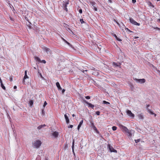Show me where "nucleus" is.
<instances>
[{"instance_id":"f257e3e1","label":"nucleus","mask_w":160,"mask_h":160,"mask_svg":"<svg viewBox=\"0 0 160 160\" xmlns=\"http://www.w3.org/2000/svg\"><path fill=\"white\" fill-rule=\"evenodd\" d=\"M120 128L123 132L127 133L128 136L132 137L134 133V131L132 130H129L127 128L122 125H120Z\"/></svg>"},{"instance_id":"f03ea898","label":"nucleus","mask_w":160,"mask_h":160,"mask_svg":"<svg viewBox=\"0 0 160 160\" xmlns=\"http://www.w3.org/2000/svg\"><path fill=\"white\" fill-rule=\"evenodd\" d=\"M41 142L38 140H36L32 143V146L34 148H38L41 144Z\"/></svg>"},{"instance_id":"7ed1b4c3","label":"nucleus","mask_w":160,"mask_h":160,"mask_svg":"<svg viewBox=\"0 0 160 160\" xmlns=\"http://www.w3.org/2000/svg\"><path fill=\"white\" fill-rule=\"evenodd\" d=\"M129 21L130 22L132 23V24H133L134 25H137L138 26H139L140 25V24L136 22L133 18H129Z\"/></svg>"},{"instance_id":"20e7f679","label":"nucleus","mask_w":160,"mask_h":160,"mask_svg":"<svg viewBox=\"0 0 160 160\" xmlns=\"http://www.w3.org/2000/svg\"><path fill=\"white\" fill-rule=\"evenodd\" d=\"M134 79L137 82H139L140 83H143L146 81L145 79L144 78L138 79L135 78Z\"/></svg>"},{"instance_id":"39448f33","label":"nucleus","mask_w":160,"mask_h":160,"mask_svg":"<svg viewBox=\"0 0 160 160\" xmlns=\"http://www.w3.org/2000/svg\"><path fill=\"white\" fill-rule=\"evenodd\" d=\"M69 4V1H67L65 2H64L62 4V7L67 12L68 11V9L67 8V6Z\"/></svg>"},{"instance_id":"423d86ee","label":"nucleus","mask_w":160,"mask_h":160,"mask_svg":"<svg viewBox=\"0 0 160 160\" xmlns=\"http://www.w3.org/2000/svg\"><path fill=\"white\" fill-rule=\"evenodd\" d=\"M126 112L127 114L129 116L133 118L134 116V115L132 113L131 111L128 110L126 111Z\"/></svg>"},{"instance_id":"0eeeda50","label":"nucleus","mask_w":160,"mask_h":160,"mask_svg":"<svg viewBox=\"0 0 160 160\" xmlns=\"http://www.w3.org/2000/svg\"><path fill=\"white\" fill-rule=\"evenodd\" d=\"M108 147L109 150L111 152H117V150L110 145H108Z\"/></svg>"},{"instance_id":"6e6552de","label":"nucleus","mask_w":160,"mask_h":160,"mask_svg":"<svg viewBox=\"0 0 160 160\" xmlns=\"http://www.w3.org/2000/svg\"><path fill=\"white\" fill-rule=\"evenodd\" d=\"M83 100L84 102H85L86 104L88 105V107L91 108H92L93 109V108L94 107V105H92L90 103L88 102L85 99H83Z\"/></svg>"},{"instance_id":"1a4fd4ad","label":"nucleus","mask_w":160,"mask_h":160,"mask_svg":"<svg viewBox=\"0 0 160 160\" xmlns=\"http://www.w3.org/2000/svg\"><path fill=\"white\" fill-rule=\"evenodd\" d=\"M43 49L47 53V54H51V51L49 48L45 47L43 48Z\"/></svg>"},{"instance_id":"9d476101","label":"nucleus","mask_w":160,"mask_h":160,"mask_svg":"<svg viewBox=\"0 0 160 160\" xmlns=\"http://www.w3.org/2000/svg\"><path fill=\"white\" fill-rule=\"evenodd\" d=\"M28 78V76L27 75V71L26 70L25 71V75H24V77L23 79V81H22V83L24 84H25V79H26V78Z\"/></svg>"},{"instance_id":"9b49d317","label":"nucleus","mask_w":160,"mask_h":160,"mask_svg":"<svg viewBox=\"0 0 160 160\" xmlns=\"http://www.w3.org/2000/svg\"><path fill=\"white\" fill-rule=\"evenodd\" d=\"M58 132L55 131L52 133V135L55 138H57L58 135Z\"/></svg>"},{"instance_id":"f8f14e48","label":"nucleus","mask_w":160,"mask_h":160,"mask_svg":"<svg viewBox=\"0 0 160 160\" xmlns=\"http://www.w3.org/2000/svg\"><path fill=\"white\" fill-rule=\"evenodd\" d=\"M64 117L66 119V122L67 124H68L69 122V120L67 115L65 114L64 115Z\"/></svg>"},{"instance_id":"ddd939ff","label":"nucleus","mask_w":160,"mask_h":160,"mask_svg":"<svg viewBox=\"0 0 160 160\" xmlns=\"http://www.w3.org/2000/svg\"><path fill=\"white\" fill-rule=\"evenodd\" d=\"M83 122V120H82L80 122L79 125H78V129L79 130L80 128V127L81 126V125L82 124Z\"/></svg>"},{"instance_id":"4468645a","label":"nucleus","mask_w":160,"mask_h":160,"mask_svg":"<svg viewBox=\"0 0 160 160\" xmlns=\"http://www.w3.org/2000/svg\"><path fill=\"white\" fill-rule=\"evenodd\" d=\"M88 68H89V69L91 70H94L95 71H98V70L97 68H96L92 66L89 67H88Z\"/></svg>"},{"instance_id":"2eb2a0df","label":"nucleus","mask_w":160,"mask_h":160,"mask_svg":"<svg viewBox=\"0 0 160 160\" xmlns=\"http://www.w3.org/2000/svg\"><path fill=\"white\" fill-rule=\"evenodd\" d=\"M56 85L57 87L58 88V90H62V88L61 87V86H60V84L59 83V82H56Z\"/></svg>"},{"instance_id":"dca6fc26","label":"nucleus","mask_w":160,"mask_h":160,"mask_svg":"<svg viewBox=\"0 0 160 160\" xmlns=\"http://www.w3.org/2000/svg\"><path fill=\"white\" fill-rule=\"evenodd\" d=\"M138 116L139 119L142 120L143 119V116L142 113L138 114Z\"/></svg>"},{"instance_id":"f3484780","label":"nucleus","mask_w":160,"mask_h":160,"mask_svg":"<svg viewBox=\"0 0 160 160\" xmlns=\"http://www.w3.org/2000/svg\"><path fill=\"white\" fill-rule=\"evenodd\" d=\"M112 35L114 37H115V38H116V39L118 41H122V40L119 38H118L117 36L115 34H114V33H112Z\"/></svg>"},{"instance_id":"a211bd4d","label":"nucleus","mask_w":160,"mask_h":160,"mask_svg":"<svg viewBox=\"0 0 160 160\" xmlns=\"http://www.w3.org/2000/svg\"><path fill=\"white\" fill-rule=\"evenodd\" d=\"M113 65L115 67H119L120 66V63H118L115 62H113Z\"/></svg>"},{"instance_id":"6ab92c4d","label":"nucleus","mask_w":160,"mask_h":160,"mask_svg":"<svg viewBox=\"0 0 160 160\" xmlns=\"http://www.w3.org/2000/svg\"><path fill=\"white\" fill-rule=\"evenodd\" d=\"M74 140H73V142H72V152L73 153V154L74 155H75V154L74 153Z\"/></svg>"},{"instance_id":"aec40b11","label":"nucleus","mask_w":160,"mask_h":160,"mask_svg":"<svg viewBox=\"0 0 160 160\" xmlns=\"http://www.w3.org/2000/svg\"><path fill=\"white\" fill-rule=\"evenodd\" d=\"M91 126L92 128L94 130H97V128L94 124L93 122L91 123Z\"/></svg>"},{"instance_id":"412c9836","label":"nucleus","mask_w":160,"mask_h":160,"mask_svg":"<svg viewBox=\"0 0 160 160\" xmlns=\"http://www.w3.org/2000/svg\"><path fill=\"white\" fill-rule=\"evenodd\" d=\"M46 126V125L45 124L40 125L38 127V130H40L42 129V128H43L45 126Z\"/></svg>"},{"instance_id":"4be33fe9","label":"nucleus","mask_w":160,"mask_h":160,"mask_svg":"<svg viewBox=\"0 0 160 160\" xmlns=\"http://www.w3.org/2000/svg\"><path fill=\"white\" fill-rule=\"evenodd\" d=\"M67 30L71 34H73V33L71 30L69 28H67Z\"/></svg>"},{"instance_id":"5701e85b","label":"nucleus","mask_w":160,"mask_h":160,"mask_svg":"<svg viewBox=\"0 0 160 160\" xmlns=\"http://www.w3.org/2000/svg\"><path fill=\"white\" fill-rule=\"evenodd\" d=\"M148 112H149L152 115H154V116H155L156 115V114H154L152 111H151L149 109H148Z\"/></svg>"},{"instance_id":"b1692460","label":"nucleus","mask_w":160,"mask_h":160,"mask_svg":"<svg viewBox=\"0 0 160 160\" xmlns=\"http://www.w3.org/2000/svg\"><path fill=\"white\" fill-rule=\"evenodd\" d=\"M92 74L95 76H97L98 75V71H95L93 72Z\"/></svg>"},{"instance_id":"393cba45","label":"nucleus","mask_w":160,"mask_h":160,"mask_svg":"<svg viewBox=\"0 0 160 160\" xmlns=\"http://www.w3.org/2000/svg\"><path fill=\"white\" fill-rule=\"evenodd\" d=\"M103 103L105 104H106L107 105H109L110 104V103L108 102H107L105 101H103Z\"/></svg>"},{"instance_id":"a878e982","label":"nucleus","mask_w":160,"mask_h":160,"mask_svg":"<svg viewBox=\"0 0 160 160\" xmlns=\"http://www.w3.org/2000/svg\"><path fill=\"white\" fill-rule=\"evenodd\" d=\"M33 101L32 100H31L29 101V103L30 104V106H32L33 104Z\"/></svg>"},{"instance_id":"bb28decb","label":"nucleus","mask_w":160,"mask_h":160,"mask_svg":"<svg viewBox=\"0 0 160 160\" xmlns=\"http://www.w3.org/2000/svg\"><path fill=\"white\" fill-rule=\"evenodd\" d=\"M35 59L36 60V61H37L39 62L41 61L40 59L38 57H35Z\"/></svg>"},{"instance_id":"cd10ccee","label":"nucleus","mask_w":160,"mask_h":160,"mask_svg":"<svg viewBox=\"0 0 160 160\" xmlns=\"http://www.w3.org/2000/svg\"><path fill=\"white\" fill-rule=\"evenodd\" d=\"M92 6L93 7V8L95 7L96 3L94 2H90Z\"/></svg>"},{"instance_id":"c85d7f7f","label":"nucleus","mask_w":160,"mask_h":160,"mask_svg":"<svg viewBox=\"0 0 160 160\" xmlns=\"http://www.w3.org/2000/svg\"><path fill=\"white\" fill-rule=\"evenodd\" d=\"M33 30L37 31L38 30V28L36 26H34L33 28Z\"/></svg>"},{"instance_id":"c756f323","label":"nucleus","mask_w":160,"mask_h":160,"mask_svg":"<svg viewBox=\"0 0 160 160\" xmlns=\"http://www.w3.org/2000/svg\"><path fill=\"white\" fill-rule=\"evenodd\" d=\"M1 87L4 90H5V89H6L5 87L3 85V83L1 84Z\"/></svg>"},{"instance_id":"7c9ffc66","label":"nucleus","mask_w":160,"mask_h":160,"mask_svg":"<svg viewBox=\"0 0 160 160\" xmlns=\"http://www.w3.org/2000/svg\"><path fill=\"white\" fill-rule=\"evenodd\" d=\"M117 127L116 126H113L112 127V129L113 131H115L117 130Z\"/></svg>"},{"instance_id":"2f4dec72","label":"nucleus","mask_w":160,"mask_h":160,"mask_svg":"<svg viewBox=\"0 0 160 160\" xmlns=\"http://www.w3.org/2000/svg\"><path fill=\"white\" fill-rule=\"evenodd\" d=\"M47 104V103L46 101H45L43 105V107L44 108L45 106Z\"/></svg>"},{"instance_id":"473e14b6","label":"nucleus","mask_w":160,"mask_h":160,"mask_svg":"<svg viewBox=\"0 0 160 160\" xmlns=\"http://www.w3.org/2000/svg\"><path fill=\"white\" fill-rule=\"evenodd\" d=\"M38 73L39 74V75L41 77V78H42L43 79H44V78L42 77L41 73H40L39 72H38Z\"/></svg>"},{"instance_id":"72a5a7b5","label":"nucleus","mask_w":160,"mask_h":160,"mask_svg":"<svg viewBox=\"0 0 160 160\" xmlns=\"http://www.w3.org/2000/svg\"><path fill=\"white\" fill-rule=\"evenodd\" d=\"M80 22L82 24L83 23H85L84 21H83V19H80Z\"/></svg>"},{"instance_id":"f704fd0d","label":"nucleus","mask_w":160,"mask_h":160,"mask_svg":"<svg viewBox=\"0 0 160 160\" xmlns=\"http://www.w3.org/2000/svg\"><path fill=\"white\" fill-rule=\"evenodd\" d=\"M81 71L82 72L85 74H86V73L85 72H87L88 70H81Z\"/></svg>"},{"instance_id":"c9c22d12","label":"nucleus","mask_w":160,"mask_h":160,"mask_svg":"<svg viewBox=\"0 0 160 160\" xmlns=\"http://www.w3.org/2000/svg\"><path fill=\"white\" fill-rule=\"evenodd\" d=\"M65 42L67 44H68L69 46L71 47L72 45L67 41H66V42Z\"/></svg>"},{"instance_id":"e433bc0d","label":"nucleus","mask_w":160,"mask_h":160,"mask_svg":"<svg viewBox=\"0 0 160 160\" xmlns=\"http://www.w3.org/2000/svg\"><path fill=\"white\" fill-rule=\"evenodd\" d=\"M140 141V139H137V140H135V142L136 143H138Z\"/></svg>"},{"instance_id":"4c0bfd02","label":"nucleus","mask_w":160,"mask_h":160,"mask_svg":"<svg viewBox=\"0 0 160 160\" xmlns=\"http://www.w3.org/2000/svg\"><path fill=\"white\" fill-rule=\"evenodd\" d=\"M42 114L43 115H44L45 114V112L44 111L43 109H42Z\"/></svg>"},{"instance_id":"58836bf2","label":"nucleus","mask_w":160,"mask_h":160,"mask_svg":"<svg viewBox=\"0 0 160 160\" xmlns=\"http://www.w3.org/2000/svg\"><path fill=\"white\" fill-rule=\"evenodd\" d=\"M96 114L97 115H99L100 114V112L99 111H97L96 112Z\"/></svg>"},{"instance_id":"ea45409f","label":"nucleus","mask_w":160,"mask_h":160,"mask_svg":"<svg viewBox=\"0 0 160 160\" xmlns=\"http://www.w3.org/2000/svg\"><path fill=\"white\" fill-rule=\"evenodd\" d=\"M85 98L87 99H89L90 98V97L89 96H86Z\"/></svg>"},{"instance_id":"a19ab883","label":"nucleus","mask_w":160,"mask_h":160,"mask_svg":"<svg viewBox=\"0 0 160 160\" xmlns=\"http://www.w3.org/2000/svg\"><path fill=\"white\" fill-rule=\"evenodd\" d=\"M130 87L131 88V89L132 90V91L133 90V88H134V87H133V85H130Z\"/></svg>"},{"instance_id":"79ce46f5","label":"nucleus","mask_w":160,"mask_h":160,"mask_svg":"<svg viewBox=\"0 0 160 160\" xmlns=\"http://www.w3.org/2000/svg\"><path fill=\"white\" fill-rule=\"evenodd\" d=\"M79 12L80 13H82V10L81 9H80L79 10Z\"/></svg>"},{"instance_id":"37998d69","label":"nucleus","mask_w":160,"mask_h":160,"mask_svg":"<svg viewBox=\"0 0 160 160\" xmlns=\"http://www.w3.org/2000/svg\"><path fill=\"white\" fill-rule=\"evenodd\" d=\"M93 8L94 9V10H95V11H97V9L96 7H95Z\"/></svg>"},{"instance_id":"c03bdc74","label":"nucleus","mask_w":160,"mask_h":160,"mask_svg":"<svg viewBox=\"0 0 160 160\" xmlns=\"http://www.w3.org/2000/svg\"><path fill=\"white\" fill-rule=\"evenodd\" d=\"M73 127V126L72 125H70L68 126V128H72Z\"/></svg>"},{"instance_id":"a18cd8bd","label":"nucleus","mask_w":160,"mask_h":160,"mask_svg":"<svg viewBox=\"0 0 160 160\" xmlns=\"http://www.w3.org/2000/svg\"><path fill=\"white\" fill-rule=\"evenodd\" d=\"M132 2L133 3H135L136 2V0H132Z\"/></svg>"},{"instance_id":"49530a36","label":"nucleus","mask_w":160,"mask_h":160,"mask_svg":"<svg viewBox=\"0 0 160 160\" xmlns=\"http://www.w3.org/2000/svg\"><path fill=\"white\" fill-rule=\"evenodd\" d=\"M42 62L44 63H46V61L45 60H42Z\"/></svg>"},{"instance_id":"de8ad7c7","label":"nucleus","mask_w":160,"mask_h":160,"mask_svg":"<svg viewBox=\"0 0 160 160\" xmlns=\"http://www.w3.org/2000/svg\"><path fill=\"white\" fill-rule=\"evenodd\" d=\"M65 91V89H63L62 91V93H63Z\"/></svg>"},{"instance_id":"09e8293b","label":"nucleus","mask_w":160,"mask_h":160,"mask_svg":"<svg viewBox=\"0 0 160 160\" xmlns=\"http://www.w3.org/2000/svg\"><path fill=\"white\" fill-rule=\"evenodd\" d=\"M95 131L96 132V133H99V132L98 130L97 129V130H95Z\"/></svg>"},{"instance_id":"8fccbe9b","label":"nucleus","mask_w":160,"mask_h":160,"mask_svg":"<svg viewBox=\"0 0 160 160\" xmlns=\"http://www.w3.org/2000/svg\"><path fill=\"white\" fill-rule=\"evenodd\" d=\"M12 77H11L10 78V80L11 81H12Z\"/></svg>"},{"instance_id":"3c124183","label":"nucleus","mask_w":160,"mask_h":160,"mask_svg":"<svg viewBox=\"0 0 160 160\" xmlns=\"http://www.w3.org/2000/svg\"><path fill=\"white\" fill-rule=\"evenodd\" d=\"M28 28H29V29H32V27H31V26H28Z\"/></svg>"},{"instance_id":"603ef678","label":"nucleus","mask_w":160,"mask_h":160,"mask_svg":"<svg viewBox=\"0 0 160 160\" xmlns=\"http://www.w3.org/2000/svg\"><path fill=\"white\" fill-rule=\"evenodd\" d=\"M62 39L65 42H66V41L65 39H64L63 38H62Z\"/></svg>"},{"instance_id":"864d4df0","label":"nucleus","mask_w":160,"mask_h":160,"mask_svg":"<svg viewBox=\"0 0 160 160\" xmlns=\"http://www.w3.org/2000/svg\"><path fill=\"white\" fill-rule=\"evenodd\" d=\"M62 39L65 42H66V41L65 39H64L63 38H62Z\"/></svg>"},{"instance_id":"5fc2aeb1","label":"nucleus","mask_w":160,"mask_h":160,"mask_svg":"<svg viewBox=\"0 0 160 160\" xmlns=\"http://www.w3.org/2000/svg\"><path fill=\"white\" fill-rule=\"evenodd\" d=\"M62 39L65 42H66V41L65 39H64L63 38H62Z\"/></svg>"},{"instance_id":"6e6d98bb","label":"nucleus","mask_w":160,"mask_h":160,"mask_svg":"<svg viewBox=\"0 0 160 160\" xmlns=\"http://www.w3.org/2000/svg\"><path fill=\"white\" fill-rule=\"evenodd\" d=\"M62 39L65 42H66V41L65 39H64L63 38H62Z\"/></svg>"},{"instance_id":"4d7b16f0","label":"nucleus","mask_w":160,"mask_h":160,"mask_svg":"<svg viewBox=\"0 0 160 160\" xmlns=\"http://www.w3.org/2000/svg\"><path fill=\"white\" fill-rule=\"evenodd\" d=\"M62 39L65 42H66V41L65 39H64L63 38H62Z\"/></svg>"},{"instance_id":"13d9d810","label":"nucleus","mask_w":160,"mask_h":160,"mask_svg":"<svg viewBox=\"0 0 160 160\" xmlns=\"http://www.w3.org/2000/svg\"><path fill=\"white\" fill-rule=\"evenodd\" d=\"M0 82L1 84L2 83V80H1V79L0 80Z\"/></svg>"},{"instance_id":"bf43d9fd","label":"nucleus","mask_w":160,"mask_h":160,"mask_svg":"<svg viewBox=\"0 0 160 160\" xmlns=\"http://www.w3.org/2000/svg\"><path fill=\"white\" fill-rule=\"evenodd\" d=\"M17 88V86H15L14 87V88H14V89H16V88Z\"/></svg>"},{"instance_id":"052dcab7","label":"nucleus","mask_w":160,"mask_h":160,"mask_svg":"<svg viewBox=\"0 0 160 160\" xmlns=\"http://www.w3.org/2000/svg\"><path fill=\"white\" fill-rule=\"evenodd\" d=\"M139 38V37H134V39H137V38Z\"/></svg>"},{"instance_id":"680f3d73","label":"nucleus","mask_w":160,"mask_h":160,"mask_svg":"<svg viewBox=\"0 0 160 160\" xmlns=\"http://www.w3.org/2000/svg\"><path fill=\"white\" fill-rule=\"evenodd\" d=\"M149 3H150V4H151L152 5V6L153 7H154V6L152 4V3L151 2H149Z\"/></svg>"},{"instance_id":"e2e57ef3","label":"nucleus","mask_w":160,"mask_h":160,"mask_svg":"<svg viewBox=\"0 0 160 160\" xmlns=\"http://www.w3.org/2000/svg\"><path fill=\"white\" fill-rule=\"evenodd\" d=\"M65 24L66 26H64L65 27H67V26H68V25H67V24Z\"/></svg>"},{"instance_id":"0e129e2a","label":"nucleus","mask_w":160,"mask_h":160,"mask_svg":"<svg viewBox=\"0 0 160 160\" xmlns=\"http://www.w3.org/2000/svg\"><path fill=\"white\" fill-rule=\"evenodd\" d=\"M149 105H147V108H148V107H149Z\"/></svg>"},{"instance_id":"69168bd1","label":"nucleus","mask_w":160,"mask_h":160,"mask_svg":"<svg viewBox=\"0 0 160 160\" xmlns=\"http://www.w3.org/2000/svg\"><path fill=\"white\" fill-rule=\"evenodd\" d=\"M75 116V115L74 114H73L72 115V116L73 117H74Z\"/></svg>"},{"instance_id":"338daca9","label":"nucleus","mask_w":160,"mask_h":160,"mask_svg":"<svg viewBox=\"0 0 160 160\" xmlns=\"http://www.w3.org/2000/svg\"><path fill=\"white\" fill-rule=\"evenodd\" d=\"M45 160H48V159L47 158H46L45 159Z\"/></svg>"},{"instance_id":"774afa93","label":"nucleus","mask_w":160,"mask_h":160,"mask_svg":"<svg viewBox=\"0 0 160 160\" xmlns=\"http://www.w3.org/2000/svg\"><path fill=\"white\" fill-rule=\"evenodd\" d=\"M158 20L160 22V19H158Z\"/></svg>"}]
</instances>
